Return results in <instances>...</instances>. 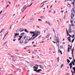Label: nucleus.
<instances>
[{"instance_id":"4468645a","label":"nucleus","mask_w":75,"mask_h":75,"mask_svg":"<svg viewBox=\"0 0 75 75\" xmlns=\"http://www.w3.org/2000/svg\"><path fill=\"white\" fill-rule=\"evenodd\" d=\"M69 36H70V37H72V38H74V37H75V35H73L72 36H71L70 35H69Z\"/></svg>"},{"instance_id":"c03bdc74","label":"nucleus","mask_w":75,"mask_h":75,"mask_svg":"<svg viewBox=\"0 0 75 75\" xmlns=\"http://www.w3.org/2000/svg\"><path fill=\"white\" fill-rule=\"evenodd\" d=\"M71 73H72V75H74V73L73 72V71H72V70H71Z\"/></svg>"},{"instance_id":"0e129e2a","label":"nucleus","mask_w":75,"mask_h":75,"mask_svg":"<svg viewBox=\"0 0 75 75\" xmlns=\"http://www.w3.org/2000/svg\"><path fill=\"white\" fill-rule=\"evenodd\" d=\"M3 11H1L0 12V14H1V13H2Z\"/></svg>"},{"instance_id":"cd10ccee","label":"nucleus","mask_w":75,"mask_h":75,"mask_svg":"<svg viewBox=\"0 0 75 75\" xmlns=\"http://www.w3.org/2000/svg\"><path fill=\"white\" fill-rule=\"evenodd\" d=\"M71 63H72V64H73V66L75 65V63H74V62H73V61H72L71 62Z\"/></svg>"},{"instance_id":"69168bd1","label":"nucleus","mask_w":75,"mask_h":75,"mask_svg":"<svg viewBox=\"0 0 75 75\" xmlns=\"http://www.w3.org/2000/svg\"><path fill=\"white\" fill-rule=\"evenodd\" d=\"M72 10V11H74V12H75V10H74V9H73Z\"/></svg>"},{"instance_id":"9b49d317","label":"nucleus","mask_w":75,"mask_h":75,"mask_svg":"<svg viewBox=\"0 0 75 75\" xmlns=\"http://www.w3.org/2000/svg\"><path fill=\"white\" fill-rule=\"evenodd\" d=\"M66 33L67 34V36H68L69 35V32H68V30H67V29H66Z\"/></svg>"},{"instance_id":"603ef678","label":"nucleus","mask_w":75,"mask_h":75,"mask_svg":"<svg viewBox=\"0 0 75 75\" xmlns=\"http://www.w3.org/2000/svg\"><path fill=\"white\" fill-rule=\"evenodd\" d=\"M8 3L9 4H11V3H10V2L9 1H8Z\"/></svg>"},{"instance_id":"412c9836","label":"nucleus","mask_w":75,"mask_h":75,"mask_svg":"<svg viewBox=\"0 0 75 75\" xmlns=\"http://www.w3.org/2000/svg\"><path fill=\"white\" fill-rule=\"evenodd\" d=\"M60 48L61 49H64V47H63V46H62V45H60Z\"/></svg>"},{"instance_id":"c85d7f7f","label":"nucleus","mask_w":75,"mask_h":75,"mask_svg":"<svg viewBox=\"0 0 75 75\" xmlns=\"http://www.w3.org/2000/svg\"><path fill=\"white\" fill-rule=\"evenodd\" d=\"M68 7H71V5H70V4H68L67 5Z\"/></svg>"},{"instance_id":"864d4df0","label":"nucleus","mask_w":75,"mask_h":75,"mask_svg":"<svg viewBox=\"0 0 75 75\" xmlns=\"http://www.w3.org/2000/svg\"><path fill=\"white\" fill-rule=\"evenodd\" d=\"M73 7L74 8V9H75V5H74L73 6Z\"/></svg>"},{"instance_id":"aec40b11","label":"nucleus","mask_w":75,"mask_h":75,"mask_svg":"<svg viewBox=\"0 0 75 75\" xmlns=\"http://www.w3.org/2000/svg\"><path fill=\"white\" fill-rule=\"evenodd\" d=\"M35 35H37L36 34V33H33V34L32 36V37H34V36H35Z\"/></svg>"},{"instance_id":"6e6d98bb","label":"nucleus","mask_w":75,"mask_h":75,"mask_svg":"<svg viewBox=\"0 0 75 75\" xmlns=\"http://www.w3.org/2000/svg\"><path fill=\"white\" fill-rule=\"evenodd\" d=\"M41 36H42V35H40V37H39L38 38V39H39V38H40V37H41Z\"/></svg>"},{"instance_id":"6ab92c4d","label":"nucleus","mask_w":75,"mask_h":75,"mask_svg":"<svg viewBox=\"0 0 75 75\" xmlns=\"http://www.w3.org/2000/svg\"><path fill=\"white\" fill-rule=\"evenodd\" d=\"M58 52L59 53H60V52L61 55H62V52L61 51L59 50Z\"/></svg>"},{"instance_id":"bb28decb","label":"nucleus","mask_w":75,"mask_h":75,"mask_svg":"<svg viewBox=\"0 0 75 75\" xmlns=\"http://www.w3.org/2000/svg\"><path fill=\"white\" fill-rule=\"evenodd\" d=\"M38 36V35H36L35 36V37H33V39H32V40H33V39H34V38H36V37H37Z\"/></svg>"},{"instance_id":"20e7f679","label":"nucleus","mask_w":75,"mask_h":75,"mask_svg":"<svg viewBox=\"0 0 75 75\" xmlns=\"http://www.w3.org/2000/svg\"><path fill=\"white\" fill-rule=\"evenodd\" d=\"M35 33L36 35H38V36L40 34V32L38 31H35Z\"/></svg>"},{"instance_id":"bf43d9fd","label":"nucleus","mask_w":75,"mask_h":75,"mask_svg":"<svg viewBox=\"0 0 75 75\" xmlns=\"http://www.w3.org/2000/svg\"><path fill=\"white\" fill-rule=\"evenodd\" d=\"M8 55H11V54L10 53H8Z\"/></svg>"},{"instance_id":"7c9ffc66","label":"nucleus","mask_w":75,"mask_h":75,"mask_svg":"<svg viewBox=\"0 0 75 75\" xmlns=\"http://www.w3.org/2000/svg\"><path fill=\"white\" fill-rule=\"evenodd\" d=\"M35 66H36V67H39V65L38 64H35L34 65Z\"/></svg>"},{"instance_id":"5701e85b","label":"nucleus","mask_w":75,"mask_h":75,"mask_svg":"<svg viewBox=\"0 0 75 75\" xmlns=\"http://www.w3.org/2000/svg\"><path fill=\"white\" fill-rule=\"evenodd\" d=\"M74 47H73L72 49V52L71 53V54H72V55H73V52H74Z\"/></svg>"},{"instance_id":"e433bc0d","label":"nucleus","mask_w":75,"mask_h":75,"mask_svg":"<svg viewBox=\"0 0 75 75\" xmlns=\"http://www.w3.org/2000/svg\"><path fill=\"white\" fill-rule=\"evenodd\" d=\"M24 33H22L21 34V35H24Z\"/></svg>"},{"instance_id":"a878e982","label":"nucleus","mask_w":75,"mask_h":75,"mask_svg":"<svg viewBox=\"0 0 75 75\" xmlns=\"http://www.w3.org/2000/svg\"><path fill=\"white\" fill-rule=\"evenodd\" d=\"M30 34H34V33H35V32H30Z\"/></svg>"},{"instance_id":"09e8293b","label":"nucleus","mask_w":75,"mask_h":75,"mask_svg":"<svg viewBox=\"0 0 75 75\" xmlns=\"http://www.w3.org/2000/svg\"><path fill=\"white\" fill-rule=\"evenodd\" d=\"M57 23H58V24H59V21L57 20Z\"/></svg>"},{"instance_id":"dca6fc26","label":"nucleus","mask_w":75,"mask_h":75,"mask_svg":"<svg viewBox=\"0 0 75 75\" xmlns=\"http://www.w3.org/2000/svg\"><path fill=\"white\" fill-rule=\"evenodd\" d=\"M45 23H47V24H49V25H51V24H50V22H49V21H46Z\"/></svg>"},{"instance_id":"0eeeda50","label":"nucleus","mask_w":75,"mask_h":75,"mask_svg":"<svg viewBox=\"0 0 75 75\" xmlns=\"http://www.w3.org/2000/svg\"><path fill=\"white\" fill-rule=\"evenodd\" d=\"M74 17V14L73 13H71V18L72 19Z\"/></svg>"},{"instance_id":"58836bf2","label":"nucleus","mask_w":75,"mask_h":75,"mask_svg":"<svg viewBox=\"0 0 75 75\" xmlns=\"http://www.w3.org/2000/svg\"><path fill=\"white\" fill-rule=\"evenodd\" d=\"M3 30H4V29H2L0 32V33H1L2 32H3Z\"/></svg>"},{"instance_id":"c756f323","label":"nucleus","mask_w":75,"mask_h":75,"mask_svg":"<svg viewBox=\"0 0 75 75\" xmlns=\"http://www.w3.org/2000/svg\"><path fill=\"white\" fill-rule=\"evenodd\" d=\"M70 22L71 23V24L72 25V26H74V23H72V21H71V20L70 21Z\"/></svg>"},{"instance_id":"79ce46f5","label":"nucleus","mask_w":75,"mask_h":75,"mask_svg":"<svg viewBox=\"0 0 75 75\" xmlns=\"http://www.w3.org/2000/svg\"><path fill=\"white\" fill-rule=\"evenodd\" d=\"M70 49V48H69V47H68V52H69V49Z\"/></svg>"},{"instance_id":"423d86ee","label":"nucleus","mask_w":75,"mask_h":75,"mask_svg":"<svg viewBox=\"0 0 75 75\" xmlns=\"http://www.w3.org/2000/svg\"><path fill=\"white\" fill-rule=\"evenodd\" d=\"M69 66H70V68L71 69H72V63H71L69 64Z\"/></svg>"},{"instance_id":"b1692460","label":"nucleus","mask_w":75,"mask_h":75,"mask_svg":"<svg viewBox=\"0 0 75 75\" xmlns=\"http://www.w3.org/2000/svg\"><path fill=\"white\" fill-rule=\"evenodd\" d=\"M20 44H23V40H21L20 41Z\"/></svg>"},{"instance_id":"774afa93","label":"nucleus","mask_w":75,"mask_h":75,"mask_svg":"<svg viewBox=\"0 0 75 75\" xmlns=\"http://www.w3.org/2000/svg\"><path fill=\"white\" fill-rule=\"evenodd\" d=\"M8 34V32H7V33H6V35H7Z\"/></svg>"},{"instance_id":"393cba45","label":"nucleus","mask_w":75,"mask_h":75,"mask_svg":"<svg viewBox=\"0 0 75 75\" xmlns=\"http://www.w3.org/2000/svg\"><path fill=\"white\" fill-rule=\"evenodd\" d=\"M50 36L49 35H47V36H46L45 37V38H49Z\"/></svg>"},{"instance_id":"1a4fd4ad","label":"nucleus","mask_w":75,"mask_h":75,"mask_svg":"<svg viewBox=\"0 0 75 75\" xmlns=\"http://www.w3.org/2000/svg\"><path fill=\"white\" fill-rule=\"evenodd\" d=\"M59 41L58 40V41H57V42L56 43V44H57V46L58 47V48H59Z\"/></svg>"},{"instance_id":"473e14b6","label":"nucleus","mask_w":75,"mask_h":75,"mask_svg":"<svg viewBox=\"0 0 75 75\" xmlns=\"http://www.w3.org/2000/svg\"><path fill=\"white\" fill-rule=\"evenodd\" d=\"M40 18H45V17L44 16H40Z\"/></svg>"},{"instance_id":"13d9d810","label":"nucleus","mask_w":75,"mask_h":75,"mask_svg":"<svg viewBox=\"0 0 75 75\" xmlns=\"http://www.w3.org/2000/svg\"><path fill=\"white\" fill-rule=\"evenodd\" d=\"M38 21H42V20H41V19H38Z\"/></svg>"},{"instance_id":"e2e57ef3","label":"nucleus","mask_w":75,"mask_h":75,"mask_svg":"<svg viewBox=\"0 0 75 75\" xmlns=\"http://www.w3.org/2000/svg\"><path fill=\"white\" fill-rule=\"evenodd\" d=\"M16 39H13V41H16Z\"/></svg>"},{"instance_id":"ddd939ff","label":"nucleus","mask_w":75,"mask_h":75,"mask_svg":"<svg viewBox=\"0 0 75 75\" xmlns=\"http://www.w3.org/2000/svg\"><path fill=\"white\" fill-rule=\"evenodd\" d=\"M34 20V18H32V19H31L30 20V22H33Z\"/></svg>"},{"instance_id":"052dcab7","label":"nucleus","mask_w":75,"mask_h":75,"mask_svg":"<svg viewBox=\"0 0 75 75\" xmlns=\"http://www.w3.org/2000/svg\"><path fill=\"white\" fill-rule=\"evenodd\" d=\"M72 5H74V4L75 3H74V2L72 4Z\"/></svg>"},{"instance_id":"a19ab883","label":"nucleus","mask_w":75,"mask_h":75,"mask_svg":"<svg viewBox=\"0 0 75 75\" xmlns=\"http://www.w3.org/2000/svg\"><path fill=\"white\" fill-rule=\"evenodd\" d=\"M52 31H53V32H54V33H55V30H54V28H52Z\"/></svg>"},{"instance_id":"de8ad7c7","label":"nucleus","mask_w":75,"mask_h":75,"mask_svg":"<svg viewBox=\"0 0 75 75\" xmlns=\"http://www.w3.org/2000/svg\"><path fill=\"white\" fill-rule=\"evenodd\" d=\"M71 51H72V46H70V48Z\"/></svg>"},{"instance_id":"8fccbe9b","label":"nucleus","mask_w":75,"mask_h":75,"mask_svg":"<svg viewBox=\"0 0 75 75\" xmlns=\"http://www.w3.org/2000/svg\"><path fill=\"white\" fill-rule=\"evenodd\" d=\"M27 42H26V41L24 42V44H27Z\"/></svg>"},{"instance_id":"680f3d73","label":"nucleus","mask_w":75,"mask_h":75,"mask_svg":"<svg viewBox=\"0 0 75 75\" xmlns=\"http://www.w3.org/2000/svg\"><path fill=\"white\" fill-rule=\"evenodd\" d=\"M12 60L13 61H14V62L15 61V60H14V59H13Z\"/></svg>"},{"instance_id":"ea45409f","label":"nucleus","mask_w":75,"mask_h":75,"mask_svg":"<svg viewBox=\"0 0 75 75\" xmlns=\"http://www.w3.org/2000/svg\"><path fill=\"white\" fill-rule=\"evenodd\" d=\"M6 35H5V36L3 38V40H4V38H5V37H6Z\"/></svg>"},{"instance_id":"7ed1b4c3","label":"nucleus","mask_w":75,"mask_h":75,"mask_svg":"<svg viewBox=\"0 0 75 75\" xmlns=\"http://www.w3.org/2000/svg\"><path fill=\"white\" fill-rule=\"evenodd\" d=\"M14 38H15L16 37H17L19 35V33H14Z\"/></svg>"},{"instance_id":"37998d69","label":"nucleus","mask_w":75,"mask_h":75,"mask_svg":"<svg viewBox=\"0 0 75 75\" xmlns=\"http://www.w3.org/2000/svg\"><path fill=\"white\" fill-rule=\"evenodd\" d=\"M19 6V5H18L16 6V7H18Z\"/></svg>"},{"instance_id":"3c124183","label":"nucleus","mask_w":75,"mask_h":75,"mask_svg":"<svg viewBox=\"0 0 75 75\" xmlns=\"http://www.w3.org/2000/svg\"><path fill=\"white\" fill-rule=\"evenodd\" d=\"M40 64H43V65H44V63H43L42 62H40Z\"/></svg>"},{"instance_id":"9d476101","label":"nucleus","mask_w":75,"mask_h":75,"mask_svg":"<svg viewBox=\"0 0 75 75\" xmlns=\"http://www.w3.org/2000/svg\"><path fill=\"white\" fill-rule=\"evenodd\" d=\"M67 39H68V41H69V42H71V38H70V37H68L67 38Z\"/></svg>"},{"instance_id":"2eb2a0df","label":"nucleus","mask_w":75,"mask_h":75,"mask_svg":"<svg viewBox=\"0 0 75 75\" xmlns=\"http://www.w3.org/2000/svg\"><path fill=\"white\" fill-rule=\"evenodd\" d=\"M5 14H6V13H4L3 14H2V18H1V19H2V18H3V17H4V16H5Z\"/></svg>"},{"instance_id":"a211bd4d","label":"nucleus","mask_w":75,"mask_h":75,"mask_svg":"<svg viewBox=\"0 0 75 75\" xmlns=\"http://www.w3.org/2000/svg\"><path fill=\"white\" fill-rule=\"evenodd\" d=\"M69 33H71V29L70 28L69 29Z\"/></svg>"},{"instance_id":"39448f33","label":"nucleus","mask_w":75,"mask_h":75,"mask_svg":"<svg viewBox=\"0 0 75 75\" xmlns=\"http://www.w3.org/2000/svg\"><path fill=\"white\" fill-rule=\"evenodd\" d=\"M24 31V29L23 28H20L19 29V33H20L21 32H23Z\"/></svg>"},{"instance_id":"f257e3e1","label":"nucleus","mask_w":75,"mask_h":75,"mask_svg":"<svg viewBox=\"0 0 75 75\" xmlns=\"http://www.w3.org/2000/svg\"><path fill=\"white\" fill-rule=\"evenodd\" d=\"M33 68L34 69L33 70L34 71H35V72H40V71H42V69H39L37 70L38 68V67L33 66Z\"/></svg>"},{"instance_id":"2f4dec72","label":"nucleus","mask_w":75,"mask_h":75,"mask_svg":"<svg viewBox=\"0 0 75 75\" xmlns=\"http://www.w3.org/2000/svg\"><path fill=\"white\" fill-rule=\"evenodd\" d=\"M67 62H68V63H69V62H70V61H69V59H67Z\"/></svg>"},{"instance_id":"72a5a7b5","label":"nucleus","mask_w":75,"mask_h":75,"mask_svg":"<svg viewBox=\"0 0 75 75\" xmlns=\"http://www.w3.org/2000/svg\"><path fill=\"white\" fill-rule=\"evenodd\" d=\"M72 69L74 70V71H75V67H73L72 68Z\"/></svg>"},{"instance_id":"f8f14e48","label":"nucleus","mask_w":75,"mask_h":75,"mask_svg":"<svg viewBox=\"0 0 75 75\" xmlns=\"http://www.w3.org/2000/svg\"><path fill=\"white\" fill-rule=\"evenodd\" d=\"M39 67L41 68V69H44V67H43L42 66L40 65Z\"/></svg>"},{"instance_id":"a18cd8bd","label":"nucleus","mask_w":75,"mask_h":75,"mask_svg":"<svg viewBox=\"0 0 75 75\" xmlns=\"http://www.w3.org/2000/svg\"><path fill=\"white\" fill-rule=\"evenodd\" d=\"M9 6V5H7L6 7V8H7V7H8Z\"/></svg>"},{"instance_id":"f3484780","label":"nucleus","mask_w":75,"mask_h":75,"mask_svg":"<svg viewBox=\"0 0 75 75\" xmlns=\"http://www.w3.org/2000/svg\"><path fill=\"white\" fill-rule=\"evenodd\" d=\"M19 38L18 39V40H20L22 38V37H23V36H19Z\"/></svg>"},{"instance_id":"338daca9","label":"nucleus","mask_w":75,"mask_h":75,"mask_svg":"<svg viewBox=\"0 0 75 75\" xmlns=\"http://www.w3.org/2000/svg\"><path fill=\"white\" fill-rule=\"evenodd\" d=\"M44 5V4H43V5H42V6H41L40 7H42V6H43Z\"/></svg>"},{"instance_id":"f704fd0d","label":"nucleus","mask_w":75,"mask_h":75,"mask_svg":"<svg viewBox=\"0 0 75 75\" xmlns=\"http://www.w3.org/2000/svg\"><path fill=\"white\" fill-rule=\"evenodd\" d=\"M74 40H75V38L72 40L71 41L72 43L73 42H74Z\"/></svg>"},{"instance_id":"5fc2aeb1","label":"nucleus","mask_w":75,"mask_h":75,"mask_svg":"<svg viewBox=\"0 0 75 75\" xmlns=\"http://www.w3.org/2000/svg\"><path fill=\"white\" fill-rule=\"evenodd\" d=\"M69 59H72V58H71L70 57H69Z\"/></svg>"},{"instance_id":"f03ea898","label":"nucleus","mask_w":75,"mask_h":75,"mask_svg":"<svg viewBox=\"0 0 75 75\" xmlns=\"http://www.w3.org/2000/svg\"><path fill=\"white\" fill-rule=\"evenodd\" d=\"M54 39L55 40L57 41V42L58 41H59V39H58V35L57 36L56 35L54 36Z\"/></svg>"},{"instance_id":"49530a36","label":"nucleus","mask_w":75,"mask_h":75,"mask_svg":"<svg viewBox=\"0 0 75 75\" xmlns=\"http://www.w3.org/2000/svg\"><path fill=\"white\" fill-rule=\"evenodd\" d=\"M26 37H23L22 38L23 40H25V38Z\"/></svg>"},{"instance_id":"6e6552de","label":"nucleus","mask_w":75,"mask_h":75,"mask_svg":"<svg viewBox=\"0 0 75 75\" xmlns=\"http://www.w3.org/2000/svg\"><path fill=\"white\" fill-rule=\"evenodd\" d=\"M28 37L26 39V41H30V40H31L32 39V38H31L30 39H28Z\"/></svg>"},{"instance_id":"4be33fe9","label":"nucleus","mask_w":75,"mask_h":75,"mask_svg":"<svg viewBox=\"0 0 75 75\" xmlns=\"http://www.w3.org/2000/svg\"><path fill=\"white\" fill-rule=\"evenodd\" d=\"M25 32V33H28V32L26 29H25L24 30Z\"/></svg>"},{"instance_id":"4c0bfd02","label":"nucleus","mask_w":75,"mask_h":75,"mask_svg":"<svg viewBox=\"0 0 75 75\" xmlns=\"http://www.w3.org/2000/svg\"><path fill=\"white\" fill-rule=\"evenodd\" d=\"M19 32H20V31L19 30H16V33H19Z\"/></svg>"},{"instance_id":"c9c22d12","label":"nucleus","mask_w":75,"mask_h":75,"mask_svg":"<svg viewBox=\"0 0 75 75\" xmlns=\"http://www.w3.org/2000/svg\"><path fill=\"white\" fill-rule=\"evenodd\" d=\"M64 67V64H62L61 66V68H62V67Z\"/></svg>"},{"instance_id":"4d7b16f0","label":"nucleus","mask_w":75,"mask_h":75,"mask_svg":"<svg viewBox=\"0 0 75 75\" xmlns=\"http://www.w3.org/2000/svg\"><path fill=\"white\" fill-rule=\"evenodd\" d=\"M30 66H33V64H30Z\"/></svg>"}]
</instances>
